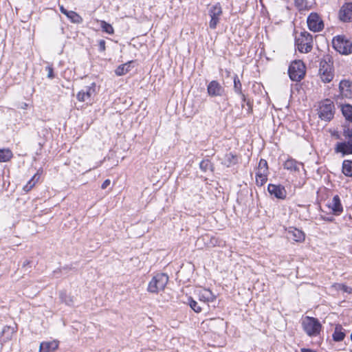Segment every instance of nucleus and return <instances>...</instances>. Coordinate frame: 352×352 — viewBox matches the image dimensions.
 <instances>
[{
  "instance_id": "obj_1",
  "label": "nucleus",
  "mask_w": 352,
  "mask_h": 352,
  "mask_svg": "<svg viewBox=\"0 0 352 352\" xmlns=\"http://www.w3.org/2000/svg\"><path fill=\"white\" fill-rule=\"evenodd\" d=\"M319 76L324 83L330 82L333 78V61L329 54L324 56L320 62Z\"/></svg>"
},
{
  "instance_id": "obj_2",
  "label": "nucleus",
  "mask_w": 352,
  "mask_h": 352,
  "mask_svg": "<svg viewBox=\"0 0 352 352\" xmlns=\"http://www.w3.org/2000/svg\"><path fill=\"white\" fill-rule=\"evenodd\" d=\"M302 327L309 337L319 336L322 330V324L320 321L317 318L310 316H305L302 319Z\"/></svg>"
},
{
  "instance_id": "obj_3",
  "label": "nucleus",
  "mask_w": 352,
  "mask_h": 352,
  "mask_svg": "<svg viewBox=\"0 0 352 352\" xmlns=\"http://www.w3.org/2000/svg\"><path fill=\"white\" fill-rule=\"evenodd\" d=\"M288 74L292 81L299 82L304 78L306 74V67L300 60H296L291 63Z\"/></svg>"
},
{
  "instance_id": "obj_4",
  "label": "nucleus",
  "mask_w": 352,
  "mask_h": 352,
  "mask_svg": "<svg viewBox=\"0 0 352 352\" xmlns=\"http://www.w3.org/2000/svg\"><path fill=\"white\" fill-rule=\"evenodd\" d=\"M296 46L301 53H308L313 48V36L307 32H302L296 38Z\"/></svg>"
},
{
  "instance_id": "obj_5",
  "label": "nucleus",
  "mask_w": 352,
  "mask_h": 352,
  "mask_svg": "<svg viewBox=\"0 0 352 352\" xmlns=\"http://www.w3.org/2000/svg\"><path fill=\"white\" fill-rule=\"evenodd\" d=\"M168 281V276L165 274H157L153 277L148 285V292L158 293L164 290Z\"/></svg>"
},
{
  "instance_id": "obj_6",
  "label": "nucleus",
  "mask_w": 352,
  "mask_h": 352,
  "mask_svg": "<svg viewBox=\"0 0 352 352\" xmlns=\"http://www.w3.org/2000/svg\"><path fill=\"white\" fill-rule=\"evenodd\" d=\"M335 107L330 99H326L320 102L318 109L319 117L325 121L331 120L334 115Z\"/></svg>"
},
{
  "instance_id": "obj_7",
  "label": "nucleus",
  "mask_w": 352,
  "mask_h": 352,
  "mask_svg": "<svg viewBox=\"0 0 352 352\" xmlns=\"http://www.w3.org/2000/svg\"><path fill=\"white\" fill-rule=\"evenodd\" d=\"M333 48L342 54H349L352 52V42L344 36H338L332 41Z\"/></svg>"
},
{
  "instance_id": "obj_8",
  "label": "nucleus",
  "mask_w": 352,
  "mask_h": 352,
  "mask_svg": "<svg viewBox=\"0 0 352 352\" xmlns=\"http://www.w3.org/2000/svg\"><path fill=\"white\" fill-rule=\"evenodd\" d=\"M309 29L314 32H318L323 30L324 23L321 17L316 12H311L307 20Z\"/></svg>"
},
{
  "instance_id": "obj_9",
  "label": "nucleus",
  "mask_w": 352,
  "mask_h": 352,
  "mask_svg": "<svg viewBox=\"0 0 352 352\" xmlns=\"http://www.w3.org/2000/svg\"><path fill=\"white\" fill-rule=\"evenodd\" d=\"M96 94V85L92 83L91 86L86 87L85 89L80 90L76 96L78 101L84 102L87 104H91L93 100V97Z\"/></svg>"
},
{
  "instance_id": "obj_10",
  "label": "nucleus",
  "mask_w": 352,
  "mask_h": 352,
  "mask_svg": "<svg viewBox=\"0 0 352 352\" xmlns=\"http://www.w3.org/2000/svg\"><path fill=\"white\" fill-rule=\"evenodd\" d=\"M209 14L211 18L209 23L211 29H215L219 22V17L222 14V8L219 3L212 6L209 10Z\"/></svg>"
},
{
  "instance_id": "obj_11",
  "label": "nucleus",
  "mask_w": 352,
  "mask_h": 352,
  "mask_svg": "<svg viewBox=\"0 0 352 352\" xmlns=\"http://www.w3.org/2000/svg\"><path fill=\"white\" fill-rule=\"evenodd\" d=\"M208 94L210 96H222L225 89L217 80H212L207 87Z\"/></svg>"
},
{
  "instance_id": "obj_12",
  "label": "nucleus",
  "mask_w": 352,
  "mask_h": 352,
  "mask_svg": "<svg viewBox=\"0 0 352 352\" xmlns=\"http://www.w3.org/2000/svg\"><path fill=\"white\" fill-rule=\"evenodd\" d=\"M268 192L271 195H274L277 199H284L287 196L285 188L280 185L269 184Z\"/></svg>"
},
{
  "instance_id": "obj_13",
  "label": "nucleus",
  "mask_w": 352,
  "mask_h": 352,
  "mask_svg": "<svg viewBox=\"0 0 352 352\" xmlns=\"http://www.w3.org/2000/svg\"><path fill=\"white\" fill-rule=\"evenodd\" d=\"M339 18L344 22L352 21V3H346L339 11Z\"/></svg>"
},
{
  "instance_id": "obj_14",
  "label": "nucleus",
  "mask_w": 352,
  "mask_h": 352,
  "mask_svg": "<svg viewBox=\"0 0 352 352\" xmlns=\"http://www.w3.org/2000/svg\"><path fill=\"white\" fill-rule=\"evenodd\" d=\"M340 94L343 98L352 99V82L347 80H342L339 84Z\"/></svg>"
},
{
  "instance_id": "obj_15",
  "label": "nucleus",
  "mask_w": 352,
  "mask_h": 352,
  "mask_svg": "<svg viewBox=\"0 0 352 352\" xmlns=\"http://www.w3.org/2000/svg\"><path fill=\"white\" fill-rule=\"evenodd\" d=\"M335 151L336 153H341L343 155L352 154V138L348 139L346 142H338Z\"/></svg>"
},
{
  "instance_id": "obj_16",
  "label": "nucleus",
  "mask_w": 352,
  "mask_h": 352,
  "mask_svg": "<svg viewBox=\"0 0 352 352\" xmlns=\"http://www.w3.org/2000/svg\"><path fill=\"white\" fill-rule=\"evenodd\" d=\"M288 237L296 242H303L305 239V233L296 228L290 227L287 230Z\"/></svg>"
},
{
  "instance_id": "obj_17",
  "label": "nucleus",
  "mask_w": 352,
  "mask_h": 352,
  "mask_svg": "<svg viewBox=\"0 0 352 352\" xmlns=\"http://www.w3.org/2000/svg\"><path fill=\"white\" fill-rule=\"evenodd\" d=\"M329 208L332 210L333 214L338 215L342 210V206L340 202V199L338 195H335L332 200L328 204Z\"/></svg>"
},
{
  "instance_id": "obj_18",
  "label": "nucleus",
  "mask_w": 352,
  "mask_h": 352,
  "mask_svg": "<svg viewBox=\"0 0 352 352\" xmlns=\"http://www.w3.org/2000/svg\"><path fill=\"white\" fill-rule=\"evenodd\" d=\"M284 168L291 172H299L303 164L292 158L287 159L284 163Z\"/></svg>"
},
{
  "instance_id": "obj_19",
  "label": "nucleus",
  "mask_w": 352,
  "mask_h": 352,
  "mask_svg": "<svg viewBox=\"0 0 352 352\" xmlns=\"http://www.w3.org/2000/svg\"><path fill=\"white\" fill-rule=\"evenodd\" d=\"M199 299L204 302H212L215 299V296L210 289H201L199 291Z\"/></svg>"
},
{
  "instance_id": "obj_20",
  "label": "nucleus",
  "mask_w": 352,
  "mask_h": 352,
  "mask_svg": "<svg viewBox=\"0 0 352 352\" xmlns=\"http://www.w3.org/2000/svg\"><path fill=\"white\" fill-rule=\"evenodd\" d=\"M58 346V343L56 340L43 342L40 344L39 351L40 352H53Z\"/></svg>"
},
{
  "instance_id": "obj_21",
  "label": "nucleus",
  "mask_w": 352,
  "mask_h": 352,
  "mask_svg": "<svg viewBox=\"0 0 352 352\" xmlns=\"http://www.w3.org/2000/svg\"><path fill=\"white\" fill-rule=\"evenodd\" d=\"M345 330L340 324H337L332 335L333 340L335 342H341L345 338Z\"/></svg>"
},
{
  "instance_id": "obj_22",
  "label": "nucleus",
  "mask_w": 352,
  "mask_h": 352,
  "mask_svg": "<svg viewBox=\"0 0 352 352\" xmlns=\"http://www.w3.org/2000/svg\"><path fill=\"white\" fill-rule=\"evenodd\" d=\"M238 162V157L236 155L229 153L225 155L222 163L227 167L234 165Z\"/></svg>"
},
{
  "instance_id": "obj_23",
  "label": "nucleus",
  "mask_w": 352,
  "mask_h": 352,
  "mask_svg": "<svg viewBox=\"0 0 352 352\" xmlns=\"http://www.w3.org/2000/svg\"><path fill=\"white\" fill-rule=\"evenodd\" d=\"M268 172L257 170L256 173V184L257 186H262L267 180Z\"/></svg>"
},
{
  "instance_id": "obj_24",
  "label": "nucleus",
  "mask_w": 352,
  "mask_h": 352,
  "mask_svg": "<svg viewBox=\"0 0 352 352\" xmlns=\"http://www.w3.org/2000/svg\"><path fill=\"white\" fill-rule=\"evenodd\" d=\"M234 90L237 94L241 96L243 102H245L246 98L242 91V85L237 75L234 76Z\"/></svg>"
},
{
  "instance_id": "obj_25",
  "label": "nucleus",
  "mask_w": 352,
  "mask_h": 352,
  "mask_svg": "<svg viewBox=\"0 0 352 352\" xmlns=\"http://www.w3.org/2000/svg\"><path fill=\"white\" fill-rule=\"evenodd\" d=\"M13 157L12 151L9 148H0V162H9Z\"/></svg>"
},
{
  "instance_id": "obj_26",
  "label": "nucleus",
  "mask_w": 352,
  "mask_h": 352,
  "mask_svg": "<svg viewBox=\"0 0 352 352\" xmlns=\"http://www.w3.org/2000/svg\"><path fill=\"white\" fill-rule=\"evenodd\" d=\"M342 173L346 177H352V161L344 160L343 162Z\"/></svg>"
},
{
  "instance_id": "obj_27",
  "label": "nucleus",
  "mask_w": 352,
  "mask_h": 352,
  "mask_svg": "<svg viewBox=\"0 0 352 352\" xmlns=\"http://www.w3.org/2000/svg\"><path fill=\"white\" fill-rule=\"evenodd\" d=\"M66 16L74 23L80 24L83 21L82 18L74 11H69Z\"/></svg>"
},
{
  "instance_id": "obj_28",
  "label": "nucleus",
  "mask_w": 352,
  "mask_h": 352,
  "mask_svg": "<svg viewBox=\"0 0 352 352\" xmlns=\"http://www.w3.org/2000/svg\"><path fill=\"white\" fill-rule=\"evenodd\" d=\"M59 296H60V298L63 302L65 303L66 305H67L69 306L73 305L74 299H73L72 296L67 295L66 294V292H61L60 293Z\"/></svg>"
},
{
  "instance_id": "obj_29",
  "label": "nucleus",
  "mask_w": 352,
  "mask_h": 352,
  "mask_svg": "<svg viewBox=\"0 0 352 352\" xmlns=\"http://www.w3.org/2000/svg\"><path fill=\"white\" fill-rule=\"evenodd\" d=\"M342 111L346 119L352 122V106L350 104L344 105Z\"/></svg>"
},
{
  "instance_id": "obj_30",
  "label": "nucleus",
  "mask_w": 352,
  "mask_h": 352,
  "mask_svg": "<svg viewBox=\"0 0 352 352\" xmlns=\"http://www.w3.org/2000/svg\"><path fill=\"white\" fill-rule=\"evenodd\" d=\"M129 65L126 63L121 65L117 67L115 72L117 76H123L129 71Z\"/></svg>"
},
{
  "instance_id": "obj_31",
  "label": "nucleus",
  "mask_w": 352,
  "mask_h": 352,
  "mask_svg": "<svg viewBox=\"0 0 352 352\" xmlns=\"http://www.w3.org/2000/svg\"><path fill=\"white\" fill-rule=\"evenodd\" d=\"M101 28L104 32L109 34H113L114 33V29L112 25L104 21H100Z\"/></svg>"
},
{
  "instance_id": "obj_32",
  "label": "nucleus",
  "mask_w": 352,
  "mask_h": 352,
  "mask_svg": "<svg viewBox=\"0 0 352 352\" xmlns=\"http://www.w3.org/2000/svg\"><path fill=\"white\" fill-rule=\"evenodd\" d=\"M38 176L34 175L32 178L28 182V184L23 187V190L26 192L30 191L35 185L38 179Z\"/></svg>"
},
{
  "instance_id": "obj_33",
  "label": "nucleus",
  "mask_w": 352,
  "mask_h": 352,
  "mask_svg": "<svg viewBox=\"0 0 352 352\" xmlns=\"http://www.w3.org/2000/svg\"><path fill=\"white\" fill-rule=\"evenodd\" d=\"M333 287L337 289V290H342L344 292H346V293H348V294H351L352 293V288L350 287H348L345 285H343V284H336L333 285Z\"/></svg>"
},
{
  "instance_id": "obj_34",
  "label": "nucleus",
  "mask_w": 352,
  "mask_h": 352,
  "mask_svg": "<svg viewBox=\"0 0 352 352\" xmlns=\"http://www.w3.org/2000/svg\"><path fill=\"white\" fill-rule=\"evenodd\" d=\"M258 170H264L265 172H268V166H267V162L265 160H263V159H261L260 161H259V163H258Z\"/></svg>"
},
{
  "instance_id": "obj_35",
  "label": "nucleus",
  "mask_w": 352,
  "mask_h": 352,
  "mask_svg": "<svg viewBox=\"0 0 352 352\" xmlns=\"http://www.w3.org/2000/svg\"><path fill=\"white\" fill-rule=\"evenodd\" d=\"M211 166V163L208 160H202L199 164L200 168L206 171L208 170Z\"/></svg>"
},
{
  "instance_id": "obj_36",
  "label": "nucleus",
  "mask_w": 352,
  "mask_h": 352,
  "mask_svg": "<svg viewBox=\"0 0 352 352\" xmlns=\"http://www.w3.org/2000/svg\"><path fill=\"white\" fill-rule=\"evenodd\" d=\"M189 305L195 312L199 313L201 311V307L198 305L197 302L192 298L190 300Z\"/></svg>"
},
{
  "instance_id": "obj_37",
  "label": "nucleus",
  "mask_w": 352,
  "mask_h": 352,
  "mask_svg": "<svg viewBox=\"0 0 352 352\" xmlns=\"http://www.w3.org/2000/svg\"><path fill=\"white\" fill-rule=\"evenodd\" d=\"M343 135L347 140L352 138V129L345 128L343 131Z\"/></svg>"
},
{
  "instance_id": "obj_38",
  "label": "nucleus",
  "mask_w": 352,
  "mask_h": 352,
  "mask_svg": "<svg viewBox=\"0 0 352 352\" xmlns=\"http://www.w3.org/2000/svg\"><path fill=\"white\" fill-rule=\"evenodd\" d=\"M46 70L47 71V77L50 79L54 78V71L53 68L51 66H47L46 67Z\"/></svg>"
},
{
  "instance_id": "obj_39",
  "label": "nucleus",
  "mask_w": 352,
  "mask_h": 352,
  "mask_svg": "<svg viewBox=\"0 0 352 352\" xmlns=\"http://www.w3.org/2000/svg\"><path fill=\"white\" fill-rule=\"evenodd\" d=\"M29 104L25 102H21L17 104V108L21 109H28Z\"/></svg>"
},
{
  "instance_id": "obj_40",
  "label": "nucleus",
  "mask_w": 352,
  "mask_h": 352,
  "mask_svg": "<svg viewBox=\"0 0 352 352\" xmlns=\"http://www.w3.org/2000/svg\"><path fill=\"white\" fill-rule=\"evenodd\" d=\"M98 45L100 51L104 52L105 50V41L100 40L98 42Z\"/></svg>"
},
{
  "instance_id": "obj_41",
  "label": "nucleus",
  "mask_w": 352,
  "mask_h": 352,
  "mask_svg": "<svg viewBox=\"0 0 352 352\" xmlns=\"http://www.w3.org/2000/svg\"><path fill=\"white\" fill-rule=\"evenodd\" d=\"M111 184V181L110 179H105L103 183L102 184V186H101V188L102 189H105L107 188Z\"/></svg>"
},
{
  "instance_id": "obj_42",
  "label": "nucleus",
  "mask_w": 352,
  "mask_h": 352,
  "mask_svg": "<svg viewBox=\"0 0 352 352\" xmlns=\"http://www.w3.org/2000/svg\"><path fill=\"white\" fill-rule=\"evenodd\" d=\"M59 8L61 13H63L65 16L69 12V11L67 10L63 6H60Z\"/></svg>"
},
{
  "instance_id": "obj_43",
  "label": "nucleus",
  "mask_w": 352,
  "mask_h": 352,
  "mask_svg": "<svg viewBox=\"0 0 352 352\" xmlns=\"http://www.w3.org/2000/svg\"><path fill=\"white\" fill-rule=\"evenodd\" d=\"M303 2H304V0H296V4L298 6H302V4H303Z\"/></svg>"
},
{
  "instance_id": "obj_44",
  "label": "nucleus",
  "mask_w": 352,
  "mask_h": 352,
  "mask_svg": "<svg viewBox=\"0 0 352 352\" xmlns=\"http://www.w3.org/2000/svg\"><path fill=\"white\" fill-rule=\"evenodd\" d=\"M247 104L249 106V111H250V110H251V107H250V105L249 102H247Z\"/></svg>"
},
{
  "instance_id": "obj_45",
  "label": "nucleus",
  "mask_w": 352,
  "mask_h": 352,
  "mask_svg": "<svg viewBox=\"0 0 352 352\" xmlns=\"http://www.w3.org/2000/svg\"><path fill=\"white\" fill-rule=\"evenodd\" d=\"M209 322H214V320H213V319H210V320H209Z\"/></svg>"
},
{
  "instance_id": "obj_46",
  "label": "nucleus",
  "mask_w": 352,
  "mask_h": 352,
  "mask_svg": "<svg viewBox=\"0 0 352 352\" xmlns=\"http://www.w3.org/2000/svg\"><path fill=\"white\" fill-rule=\"evenodd\" d=\"M337 138H339V135L337 134L336 135Z\"/></svg>"
},
{
  "instance_id": "obj_47",
  "label": "nucleus",
  "mask_w": 352,
  "mask_h": 352,
  "mask_svg": "<svg viewBox=\"0 0 352 352\" xmlns=\"http://www.w3.org/2000/svg\"><path fill=\"white\" fill-rule=\"evenodd\" d=\"M351 339L352 340V333L351 334Z\"/></svg>"
}]
</instances>
